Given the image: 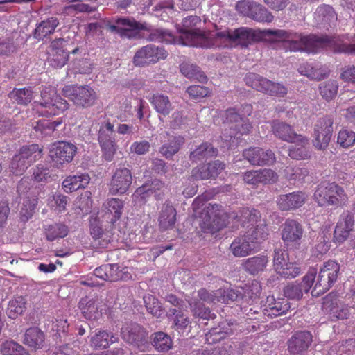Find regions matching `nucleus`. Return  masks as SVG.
Listing matches in <instances>:
<instances>
[{
  "instance_id": "obj_1",
  "label": "nucleus",
  "mask_w": 355,
  "mask_h": 355,
  "mask_svg": "<svg viewBox=\"0 0 355 355\" xmlns=\"http://www.w3.org/2000/svg\"><path fill=\"white\" fill-rule=\"evenodd\" d=\"M262 35L271 42L281 44L286 50L291 51H304L315 53L325 49L334 53L355 54V44L345 43L341 36L326 34L303 36L282 29H266L262 31Z\"/></svg>"
},
{
  "instance_id": "obj_2",
  "label": "nucleus",
  "mask_w": 355,
  "mask_h": 355,
  "mask_svg": "<svg viewBox=\"0 0 355 355\" xmlns=\"http://www.w3.org/2000/svg\"><path fill=\"white\" fill-rule=\"evenodd\" d=\"M201 19L197 15L188 16L182 19V27L178 28L180 36L178 44L202 48H211L214 44L195 27L200 24Z\"/></svg>"
},
{
  "instance_id": "obj_3",
  "label": "nucleus",
  "mask_w": 355,
  "mask_h": 355,
  "mask_svg": "<svg viewBox=\"0 0 355 355\" xmlns=\"http://www.w3.org/2000/svg\"><path fill=\"white\" fill-rule=\"evenodd\" d=\"M319 206L339 207L346 204L348 196L344 189L336 182H322L313 195Z\"/></svg>"
},
{
  "instance_id": "obj_4",
  "label": "nucleus",
  "mask_w": 355,
  "mask_h": 355,
  "mask_svg": "<svg viewBox=\"0 0 355 355\" xmlns=\"http://www.w3.org/2000/svg\"><path fill=\"white\" fill-rule=\"evenodd\" d=\"M290 308V303L285 298L275 300L272 296L267 297L261 307L250 308L246 315L249 319L265 322L268 319L286 313Z\"/></svg>"
},
{
  "instance_id": "obj_5",
  "label": "nucleus",
  "mask_w": 355,
  "mask_h": 355,
  "mask_svg": "<svg viewBox=\"0 0 355 355\" xmlns=\"http://www.w3.org/2000/svg\"><path fill=\"white\" fill-rule=\"evenodd\" d=\"M62 94L80 109L92 107L98 98L97 93L88 85H67L62 88Z\"/></svg>"
},
{
  "instance_id": "obj_6",
  "label": "nucleus",
  "mask_w": 355,
  "mask_h": 355,
  "mask_svg": "<svg viewBox=\"0 0 355 355\" xmlns=\"http://www.w3.org/2000/svg\"><path fill=\"white\" fill-rule=\"evenodd\" d=\"M106 28L121 37L128 39L141 38L140 31H149L147 23H140L132 17H118L114 22H107Z\"/></svg>"
},
{
  "instance_id": "obj_7",
  "label": "nucleus",
  "mask_w": 355,
  "mask_h": 355,
  "mask_svg": "<svg viewBox=\"0 0 355 355\" xmlns=\"http://www.w3.org/2000/svg\"><path fill=\"white\" fill-rule=\"evenodd\" d=\"M340 274V265L329 260L321 266L317 281L311 291L313 296H318L329 291L337 281Z\"/></svg>"
},
{
  "instance_id": "obj_8",
  "label": "nucleus",
  "mask_w": 355,
  "mask_h": 355,
  "mask_svg": "<svg viewBox=\"0 0 355 355\" xmlns=\"http://www.w3.org/2000/svg\"><path fill=\"white\" fill-rule=\"evenodd\" d=\"M244 81L247 85L270 96L284 97L288 92L284 85L270 81L255 73H248Z\"/></svg>"
},
{
  "instance_id": "obj_9",
  "label": "nucleus",
  "mask_w": 355,
  "mask_h": 355,
  "mask_svg": "<svg viewBox=\"0 0 355 355\" xmlns=\"http://www.w3.org/2000/svg\"><path fill=\"white\" fill-rule=\"evenodd\" d=\"M121 338L128 344L137 347L141 352H145L149 347L148 332L135 322L123 325L121 329Z\"/></svg>"
},
{
  "instance_id": "obj_10",
  "label": "nucleus",
  "mask_w": 355,
  "mask_h": 355,
  "mask_svg": "<svg viewBox=\"0 0 355 355\" xmlns=\"http://www.w3.org/2000/svg\"><path fill=\"white\" fill-rule=\"evenodd\" d=\"M98 141L103 157L107 162L112 161L116 154L118 146L114 135V125L111 122L106 121L101 124L98 132Z\"/></svg>"
},
{
  "instance_id": "obj_11",
  "label": "nucleus",
  "mask_w": 355,
  "mask_h": 355,
  "mask_svg": "<svg viewBox=\"0 0 355 355\" xmlns=\"http://www.w3.org/2000/svg\"><path fill=\"white\" fill-rule=\"evenodd\" d=\"M316 275V269L311 268L301 281L297 280L288 283L283 289L286 300H299L302 299L304 293H308L313 286Z\"/></svg>"
},
{
  "instance_id": "obj_12",
  "label": "nucleus",
  "mask_w": 355,
  "mask_h": 355,
  "mask_svg": "<svg viewBox=\"0 0 355 355\" xmlns=\"http://www.w3.org/2000/svg\"><path fill=\"white\" fill-rule=\"evenodd\" d=\"M236 10L243 16L259 22H271L274 17L263 5L250 0H242L237 2Z\"/></svg>"
},
{
  "instance_id": "obj_13",
  "label": "nucleus",
  "mask_w": 355,
  "mask_h": 355,
  "mask_svg": "<svg viewBox=\"0 0 355 355\" xmlns=\"http://www.w3.org/2000/svg\"><path fill=\"white\" fill-rule=\"evenodd\" d=\"M334 119L331 116H324L319 118L314 125L313 145L319 150L325 149L331 140L333 128Z\"/></svg>"
},
{
  "instance_id": "obj_14",
  "label": "nucleus",
  "mask_w": 355,
  "mask_h": 355,
  "mask_svg": "<svg viewBox=\"0 0 355 355\" xmlns=\"http://www.w3.org/2000/svg\"><path fill=\"white\" fill-rule=\"evenodd\" d=\"M77 151V147L70 142L58 141L52 144L49 150V157L54 166L59 168L64 164L70 163Z\"/></svg>"
},
{
  "instance_id": "obj_15",
  "label": "nucleus",
  "mask_w": 355,
  "mask_h": 355,
  "mask_svg": "<svg viewBox=\"0 0 355 355\" xmlns=\"http://www.w3.org/2000/svg\"><path fill=\"white\" fill-rule=\"evenodd\" d=\"M167 55V51L162 46L148 44L136 51L132 62L136 67H144L156 63L160 59H165Z\"/></svg>"
},
{
  "instance_id": "obj_16",
  "label": "nucleus",
  "mask_w": 355,
  "mask_h": 355,
  "mask_svg": "<svg viewBox=\"0 0 355 355\" xmlns=\"http://www.w3.org/2000/svg\"><path fill=\"white\" fill-rule=\"evenodd\" d=\"M304 230L301 223L293 219H286L281 230L284 245L289 249H298L301 245Z\"/></svg>"
},
{
  "instance_id": "obj_17",
  "label": "nucleus",
  "mask_w": 355,
  "mask_h": 355,
  "mask_svg": "<svg viewBox=\"0 0 355 355\" xmlns=\"http://www.w3.org/2000/svg\"><path fill=\"white\" fill-rule=\"evenodd\" d=\"M132 183L131 170L120 166L113 172L109 184V192L112 195H124L128 193Z\"/></svg>"
},
{
  "instance_id": "obj_18",
  "label": "nucleus",
  "mask_w": 355,
  "mask_h": 355,
  "mask_svg": "<svg viewBox=\"0 0 355 355\" xmlns=\"http://www.w3.org/2000/svg\"><path fill=\"white\" fill-rule=\"evenodd\" d=\"M322 309L329 314L331 320L346 319L349 315L347 306L338 299L334 292H331L323 297Z\"/></svg>"
},
{
  "instance_id": "obj_19",
  "label": "nucleus",
  "mask_w": 355,
  "mask_h": 355,
  "mask_svg": "<svg viewBox=\"0 0 355 355\" xmlns=\"http://www.w3.org/2000/svg\"><path fill=\"white\" fill-rule=\"evenodd\" d=\"M313 342L309 331H297L287 340V349L290 355H304Z\"/></svg>"
},
{
  "instance_id": "obj_20",
  "label": "nucleus",
  "mask_w": 355,
  "mask_h": 355,
  "mask_svg": "<svg viewBox=\"0 0 355 355\" xmlns=\"http://www.w3.org/2000/svg\"><path fill=\"white\" fill-rule=\"evenodd\" d=\"M221 208L220 205L211 203L206 207L205 227L211 232H218L226 225V214Z\"/></svg>"
},
{
  "instance_id": "obj_21",
  "label": "nucleus",
  "mask_w": 355,
  "mask_h": 355,
  "mask_svg": "<svg viewBox=\"0 0 355 355\" xmlns=\"http://www.w3.org/2000/svg\"><path fill=\"white\" fill-rule=\"evenodd\" d=\"M355 219L354 213L346 210L339 216V219L335 227L333 240L336 243H343L354 231Z\"/></svg>"
},
{
  "instance_id": "obj_22",
  "label": "nucleus",
  "mask_w": 355,
  "mask_h": 355,
  "mask_svg": "<svg viewBox=\"0 0 355 355\" xmlns=\"http://www.w3.org/2000/svg\"><path fill=\"white\" fill-rule=\"evenodd\" d=\"M243 158L253 166H264L272 164L276 159L272 150H264L259 147H251L243 151Z\"/></svg>"
},
{
  "instance_id": "obj_23",
  "label": "nucleus",
  "mask_w": 355,
  "mask_h": 355,
  "mask_svg": "<svg viewBox=\"0 0 355 355\" xmlns=\"http://www.w3.org/2000/svg\"><path fill=\"white\" fill-rule=\"evenodd\" d=\"M67 41L63 38L53 40L51 44V52L48 57L49 64L54 68L64 66L69 59V51L65 48Z\"/></svg>"
},
{
  "instance_id": "obj_24",
  "label": "nucleus",
  "mask_w": 355,
  "mask_h": 355,
  "mask_svg": "<svg viewBox=\"0 0 355 355\" xmlns=\"http://www.w3.org/2000/svg\"><path fill=\"white\" fill-rule=\"evenodd\" d=\"M272 131L278 139L287 141L306 142V137L297 134L293 127L283 121L274 120L272 123Z\"/></svg>"
},
{
  "instance_id": "obj_25",
  "label": "nucleus",
  "mask_w": 355,
  "mask_h": 355,
  "mask_svg": "<svg viewBox=\"0 0 355 355\" xmlns=\"http://www.w3.org/2000/svg\"><path fill=\"white\" fill-rule=\"evenodd\" d=\"M164 182L159 179H154L138 187L133 196L135 197L139 196L142 200H145L153 195L156 200H161L164 196Z\"/></svg>"
},
{
  "instance_id": "obj_26",
  "label": "nucleus",
  "mask_w": 355,
  "mask_h": 355,
  "mask_svg": "<svg viewBox=\"0 0 355 355\" xmlns=\"http://www.w3.org/2000/svg\"><path fill=\"white\" fill-rule=\"evenodd\" d=\"M306 195L302 191H294L280 195L277 200L279 209L282 211H290L301 207L306 201Z\"/></svg>"
},
{
  "instance_id": "obj_27",
  "label": "nucleus",
  "mask_w": 355,
  "mask_h": 355,
  "mask_svg": "<svg viewBox=\"0 0 355 355\" xmlns=\"http://www.w3.org/2000/svg\"><path fill=\"white\" fill-rule=\"evenodd\" d=\"M277 178V173L271 169H260L256 171H249L243 174V181L252 185L259 184H268L274 182Z\"/></svg>"
},
{
  "instance_id": "obj_28",
  "label": "nucleus",
  "mask_w": 355,
  "mask_h": 355,
  "mask_svg": "<svg viewBox=\"0 0 355 355\" xmlns=\"http://www.w3.org/2000/svg\"><path fill=\"white\" fill-rule=\"evenodd\" d=\"M257 248L258 246H256L246 234L236 237L230 247V250L236 257H246L252 252L257 251Z\"/></svg>"
},
{
  "instance_id": "obj_29",
  "label": "nucleus",
  "mask_w": 355,
  "mask_h": 355,
  "mask_svg": "<svg viewBox=\"0 0 355 355\" xmlns=\"http://www.w3.org/2000/svg\"><path fill=\"white\" fill-rule=\"evenodd\" d=\"M90 233L94 239V245L102 248L107 247L113 240V234L111 230H103L97 220H94L90 225Z\"/></svg>"
},
{
  "instance_id": "obj_30",
  "label": "nucleus",
  "mask_w": 355,
  "mask_h": 355,
  "mask_svg": "<svg viewBox=\"0 0 355 355\" xmlns=\"http://www.w3.org/2000/svg\"><path fill=\"white\" fill-rule=\"evenodd\" d=\"M218 150L212 144L209 142H202L196 146V148L189 153V160L192 163L206 161L207 159L216 157Z\"/></svg>"
},
{
  "instance_id": "obj_31",
  "label": "nucleus",
  "mask_w": 355,
  "mask_h": 355,
  "mask_svg": "<svg viewBox=\"0 0 355 355\" xmlns=\"http://www.w3.org/2000/svg\"><path fill=\"white\" fill-rule=\"evenodd\" d=\"M268 262L269 259L266 255L258 254L244 259L242 267L248 273L252 275H257L266 269Z\"/></svg>"
},
{
  "instance_id": "obj_32",
  "label": "nucleus",
  "mask_w": 355,
  "mask_h": 355,
  "mask_svg": "<svg viewBox=\"0 0 355 355\" xmlns=\"http://www.w3.org/2000/svg\"><path fill=\"white\" fill-rule=\"evenodd\" d=\"M232 323L227 320L218 323L205 334V340L209 344H214L225 339L227 335L232 334Z\"/></svg>"
},
{
  "instance_id": "obj_33",
  "label": "nucleus",
  "mask_w": 355,
  "mask_h": 355,
  "mask_svg": "<svg viewBox=\"0 0 355 355\" xmlns=\"http://www.w3.org/2000/svg\"><path fill=\"white\" fill-rule=\"evenodd\" d=\"M90 182L88 173H80L68 176L62 182V187L65 192L71 193L80 189H85Z\"/></svg>"
},
{
  "instance_id": "obj_34",
  "label": "nucleus",
  "mask_w": 355,
  "mask_h": 355,
  "mask_svg": "<svg viewBox=\"0 0 355 355\" xmlns=\"http://www.w3.org/2000/svg\"><path fill=\"white\" fill-rule=\"evenodd\" d=\"M181 73L190 80H197L202 83L207 82V77L200 68L190 61H184L180 65Z\"/></svg>"
},
{
  "instance_id": "obj_35",
  "label": "nucleus",
  "mask_w": 355,
  "mask_h": 355,
  "mask_svg": "<svg viewBox=\"0 0 355 355\" xmlns=\"http://www.w3.org/2000/svg\"><path fill=\"white\" fill-rule=\"evenodd\" d=\"M176 215V210L173 205L169 203L163 205L159 216V225L162 230H167L174 227Z\"/></svg>"
},
{
  "instance_id": "obj_36",
  "label": "nucleus",
  "mask_w": 355,
  "mask_h": 355,
  "mask_svg": "<svg viewBox=\"0 0 355 355\" xmlns=\"http://www.w3.org/2000/svg\"><path fill=\"white\" fill-rule=\"evenodd\" d=\"M44 334L38 327H31L25 332L24 343L34 349H42L44 345Z\"/></svg>"
},
{
  "instance_id": "obj_37",
  "label": "nucleus",
  "mask_w": 355,
  "mask_h": 355,
  "mask_svg": "<svg viewBox=\"0 0 355 355\" xmlns=\"http://www.w3.org/2000/svg\"><path fill=\"white\" fill-rule=\"evenodd\" d=\"M150 103L155 111L163 116H168L173 110L169 97L163 94H154L150 98Z\"/></svg>"
},
{
  "instance_id": "obj_38",
  "label": "nucleus",
  "mask_w": 355,
  "mask_h": 355,
  "mask_svg": "<svg viewBox=\"0 0 355 355\" xmlns=\"http://www.w3.org/2000/svg\"><path fill=\"white\" fill-rule=\"evenodd\" d=\"M185 139L182 136H174L165 142L159 150V153L166 159H172L174 155L178 153Z\"/></svg>"
},
{
  "instance_id": "obj_39",
  "label": "nucleus",
  "mask_w": 355,
  "mask_h": 355,
  "mask_svg": "<svg viewBox=\"0 0 355 355\" xmlns=\"http://www.w3.org/2000/svg\"><path fill=\"white\" fill-rule=\"evenodd\" d=\"M152 10L155 17L164 21H168L175 11V3L173 0L160 1L153 8Z\"/></svg>"
},
{
  "instance_id": "obj_40",
  "label": "nucleus",
  "mask_w": 355,
  "mask_h": 355,
  "mask_svg": "<svg viewBox=\"0 0 355 355\" xmlns=\"http://www.w3.org/2000/svg\"><path fill=\"white\" fill-rule=\"evenodd\" d=\"M105 266L109 282L126 281L132 278V275L127 267L121 268L118 264H105Z\"/></svg>"
},
{
  "instance_id": "obj_41",
  "label": "nucleus",
  "mask_w": 355,
  "mask_h": 355,
  "mask_svg": "<svg viewBox=\"0 0 355 355\" xmlns=\"http://www.w3.org/2000/svg\"><path fill=\"white\" fill-rule=\"evenodd\" d=\"M59 22L56 17H51L41 21L33 32V37L37 40H42L47 35L52 34Z\"/></svg>"
},
{
  "instance_id": "obj_42",
  "label": "nucleus",
  "mask_w": 355,
  "mask_h": 355,
  "mask_svg": "<svg viewBox=\"0 0 355 355\" xmlns=\"http://www.w3.org/2000/svg\"><path fill=\"white\" fill-rule=\"evenodd\" d=\"M78 307L83 316L88 320H95L98 315V308L96 300L86 296L83 297L79 303Z\"/></svg>"
},
{
  "instance_id": "obj_43",
  "label": "nucleus",
  "mask_w": 355,
  "mask_h": 355,
  "mask_svg": "<svg viewBox=\"0 0 355 355\" xmlns=\"http://www.w3.org/2000/svg\"><path fill=\"white\" fill-rule=\"evenodd\" d=\"M62 123V120L51 121L49 119H42L32 123V127L36 133L42 137L51 136L56 129V127Z\"/></svg>"
},
{
  "instance_id": "obj_44",
  "label": "nucleus",
  "mask_w": 355,
  "mask_h": 355,
  "mask_svg": "<svg viewBox=\"0 0 355 355\" xmlns=\"http://www.w3.org/2000/svg\"><path fill=\"white\" fill-rule=\"evenodd\" d=\"M8 96L18 105H27L33 98V91L31 87L14 88Z\"/></svg>"
},
{
  "instance_id": "obj_45",
  "label": "nucleus",
  "mask_w": 355,
  "mask_h": 355,
  "mask_svg": "<svg viewBox=\"0 0 355 355\" xmlns=\"http://www.w3.org/2000/svg\"><path fill=\"white\" fill-rule=\"evenodd\" d=\"M46 238L49 241L64 238L69 233L68 227L62 223H55L44 226Z\"/></svg>"
},
{
  "instance_id": "obj_46",
  "label": "nucleus",
  "mask_w": 355,
  "mask_h": 355,
  "mask_svg": "<svg viewBox=\"0 0 355 355\" xmlns=\"http://www.w3.org/2000/svg\"><path fill=\"white\" fill-rule=\"evenodd\" d=\"M150 343L159 352H167L173 345L170 336L162 331L153 333L150 336Z\"/></svg>"
},
{
  "instance_id": "obj_47",
  "label": "nucleus",
  "mask_w": 355,
  "mask_h": 355,
  "mask_svg": "<svg viewBox=\"0 0 355 355\" xmlns=\"http://www.w3.org/2000/svg\"><path fill=\"white\" fill-rule=\"evenodd\" d=\"M150 34L148 40L150 41H159L166 43H178V37H175L169 30L164 28L150 29L148 26Z\"/></svg>"
},
{
  "instance_id": "obj_48",
  "label": "nucleus",
  "mask_w": 355,
  "mask_h": 355,
  "mask_svg": "<svg viewBox=\"0 0 355 355\" xmlns=\"http://www.w3.org/2000/svg\"><path fill=\"white\" fill-rule=\"evenodd\" d=\"M355 349V339L349 338L334 344L327 355H352Z\"/></svg>"
},
{
  "instance_id": "obj_49",
  "label": "nucleus",
  "mask_w": 355,
  "mask_h": 355,
  "mask_svg": "<svg viewBox=\"0 0 355 355\" xmlns=\"http://www.w3.org/2000/svg\"><path fill=\"white\" fill-rule=\"evenodd\" d=\"M17 154L33 164L41 158L42 149L37 144L24 145L19 148Z\"/></svg>"
},
{
  "instance_id": "obj_50",
  "label": "nucleus",
  "mask_w": 355,
  "mask_h": 355,
  "mask_svg": "<svg viewBox=\"0 0 355 355\" xmlns=\"http://www.w3.org/2000/svg\"><path fill=\"white\" fill-rule=\"evenodd\" d=\"M254 37L255 34L252 29L242 27L233 31L232 42L238 43L242 47H248Z\"/></svg>"
},
{
  "instance_id": "obj_51",
  "label": "nucleus",
  "mask_w": 355,
  "mask_h": 355,
  "mask_svg": "<svg viewBox=\"0 0 355 355\" xmlns=\"http://www.w3.org/2000/svg\"><path fill=\"white\" fill-rule=\"evenodd\" d=\"M143 300L146 310L149 313L157 318L162 317L164 314V310L157 298L148 294L144 296Z\"/></svg>"
},
{
  "instance_id": "obj_52",
  "label": "nucleus",
  "mask_w": 355,
  "mask_h": 355,
  "mask_svg": "<svg viewBox=\"0 0 355 355\" xmlns=\"http://www.w3.org/2000/svg\"><path fill=\"white\" fill-rule=\"evenodd\" d=\"M26 302L22 296H18L9 302L7 315L10 318L15 319L21 315L26 310Z\"/></svg>"
},
{
  "instance_id": "obj_53",
  "label": "nucleus",
  "mask_w": 355,
  "mask_h": 355,
  "mask_svg": "<svg viewBox=\"0 0 355 355\" xmlns=\"http://www.w3.org/2000/svg\"><path fill=\"white\" fill-rule=\"evenodd\" d=\"M193 315L199 318L209 320L214 319L216 315L211 313L209 307H206L205 304L196 298H193L189 302Z\"/></svg>"
},
{
  "instance_id": "obj_54",
  "label": "nucleus",
  "mask_w": 355,
  "mask_h": 355,
  "mask_svg": "<svg viewBox=\"0 0 355 355\" xmlns=\"http://www.w3.org/2000/svg\"><path fill=\"white\" fill-rule=\"evenodd\" d=\"M246 235L257 246L258 244L268 238V230L267 225L263 222L259 221V223L257 224L253 230L250 232H248Z\"/></svg>"
},
{
  "instance_id": "obj_55",
  "label": "nucleus",
  "mask_w": 355,
  "mask_h": 355,
  "mask_svg": "<svg viewBox=\"0 0 355 355\" xmlns=\"http://www.w3.org/2000/svg\"><path fill=\"white\" fill-rule=\"evenodd\" d=\"M338 89V83L335 80H329L320 84L319 91L324 99L329 101L334 99Z\"/></svg>"
},
{
  "instance_id": "obj_56",
  "label": "nucleus",
  "mask_w": 355,
  "mask_h": 355,
  "mask_svg": "<svg viewBox=\"0 0 355 355\" xmlns=\"http://www.w3.org/2000/svg\"><path fill=\"white\" fill-rule=\"evenodd\" d=\"M91 345L95 349H105L110 345L109 333L103 329H96L90 338Z\"/></svg>"
},
{
  "instance_id": "obj_57",
  "label": "nucleus",
  "mask_w": 355,
  "mask_h": 355,
  "mask_svg": "<svg viewBox=\"0 0 355 355\" xmlns=\"http://www.w3.org/2000/svg\"><path fill=\"white\" fill-rule=\"evenodd\" d=\"M38 203V199L35 197H25L24 199L22 207L20 210L21 219L26 222L35 213V210Z\"/></svg>"
},
{
  "instance_id": "obj_58",
  "label": "nucleus",
  "mask_w": 355,
  "mask_h": 355,
  "mask_svg": "<svg viewBox=\"0 0 355 355\" xmlns=\"http://www.w3.org/2000/svg\"><path fill=\"white\" fill-rule=\"evenodd\" d=\"M216 294L219 295L218 302L225 304L239 301L243 297V293L239 289H218L216 291Z\"/></svg>"
},
{
  "instance_id": "obj_59",
  "label": "nucleus",
  "mask_w": 355,
  "mask_h": 355,
  "mask_svg": "<svg viewBox=\"0 0 355 355\" xmlns=\"http://www.w3.org/2000/svg\"><path fill=\"white\" fill-rule=\"evenodd\" d=\"M294 145H291L288 149V155L293 159H304L309 156V151L306 146L309 144V140L306 138V142L293 141Z\"/></svg>"
},
{
  "instance_id": "obj_60",
  "label": "nucleus",
  "mask_w": 355,
  "mask_h": 355,
  "mask_svg": "<svg viewBox=\"0 0 355 355\" xmlns=\"http://www.w3.org/2000/svg\"><path fill=\"white\" fill-rule=\"evenodd\" d=\"M34 103L36 107L40 106L41 107V110H39L38 108L37 110L44 116L48 117L57 114V112L52 110L51 94H49V96H48L46 92H42L41 101H35Z\"/></svg>"
},
{
  "instance_id": "obj_61",
  "label": "nucleus",
  "mask_w": 355,
  "mask_h": 355,
  "mask_svg": "<svg viewBox=\"0 0 355 355\" xmlns=\"http://www.w3.org/2000/svg\"><path fill=\"white\" fill-rule=\"evenodd\" d=\"M103 206L109 213L113 215V218L111 220L114 222L121 218L124 203L123 200L119 198H110L105 202Z\"/></svg>"
},
{
  "instance_id": "obj_62",
  "label": "nucleus",
  "mask_w": 355,
  "mask_h": 355,
  "mask_svg": "<svg viewBox=\"0 0 355 355\" xmlns=\"http://www.w3.org/2000/svg\"><path fill=\"white\" fill-rule=\"evenodd\" d=\"M235 218L243 223H248L254 226V224L259 223L261 221V214L254 209L243 208L239 211V215H236Z\"/></svg>"
},
{
  "instance_id": "obj_63",
  "label": "nucleus",
  "mask_w": 355,
  "mask_h": 355,
  "mask_svg": "<svg viewBox=\"0 0 355 355\" xmlns=\"http://www.w3.org/2000/svg\"><path fill=\"white\" fill-rule=\"evenodd\" d=\"M3 355H29L24 347L14 340H7L1 346Z\"/></svg>"
},
{
  "instance_id": "obj_64",
  "label": "nucleus",
  "mask_w": 355,
  "mask_h": 355,
  "mask_svg": "<svg viewBox=\"0 0 355 355\" xmlns=\"http://www.w3.org/2000/svg\"><path fill=\"white\" fill-rule=\"evenodd\" d=\"M31 164L18 154H15L10 162V171L16 175H22Z\"/></svg>"
}]
</instances>
